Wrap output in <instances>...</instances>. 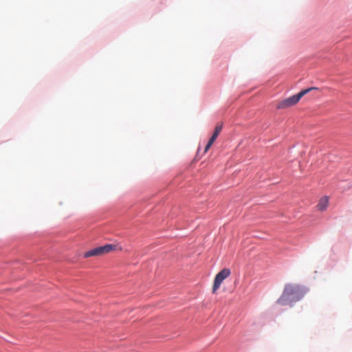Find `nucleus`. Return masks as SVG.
<instances>
[{
	"label": "nucleus",
	"instance_id": "obj_1",
	"mask_svg": "<svg viewBox=\"0 0 352 352\" xmlns=\"http://www.w3.org/2000/svg\"><path fill=\"white\" fill-rule=\"evenodd\" d=\"M305 294V289L300 285L287 284L285 285L283 294L277 300L276 303L282 306L289 305L292 307L295 302L301 300Z\"/></svg>",
	"mask_w": 352,
	"mask_h": 352
},
{
	"label": "nucleus",
	"instance_id": "obj_2",
	"mask_svg": "<svg viewBox=\"0 0 352 352\" xmlns=\"http://www.w3.org/2000/svg\"><path fill=\"white\" fill-rule=\"evenodd\" d=\"M120 245L116 244H107L104 246L97 247L85 253L84 257L102 256L113 250H122Z\"/></svg>",
	"mask_w": 352,
	"mask_h": 352
},
{
	"label": "nucleus",
	"instance_id": "obj_3",
	"mask_svg": "<svg viewBox=\"0 0 352 352\" xmlns=\"http://www.w3.org/2000/svg\"><path fill=\"white\" fill-rule=\"evenodd\" d=\"M307 93H308V89H303L296 95L278 101L276 104V109H285L295 105Z\"/></svg>",
	"mask_w": 352,
	"mask_h": 352
},
{
	"label": "nucleus",
	"instance_id": "obj_4",
	"mask_svg": "<svg viewBox=\"0 0 352 352\" xmlns=\"http://www.w3.org/2000/svg\"><path fill=\"white\" fill-rule=\"evenodd\" d=\"M231 274V272L228 268H224L221 270L215 276L213 287H212V292L215 293L216 291L219 288L222 282L228 278Z\"/></svg>",
	"mask_w": 352,
	"mask_h": 352
},
{
	"label": "nucleus",
	"instance_id": "obj_5",
	"mask_svg": "<svg viewBox=\"0 0 352 352\" xmlns=\"http://www.w3.org/2000/svg\"><path fill=\"white\" fill-rule=\"evenodd\" d=\"M329 204V199L327 197H322L318 205L316 206V208L320 211L325 210L328 206Z\"/></svg>",
	"mask_w": 352,
	"mask_h": 352
},
{
	"label": "nucleus",
	"instance_id": "obj_6",
	"mask_svg": "<svg viewBox=\"0 0 352 352\" xmlns=\"http://www.w3.org/2000/svg\"><path fill=\"white\" fill-rule=\"evenodd\" d=\"M218 135H219V133H213L212 136L210 138V139L209 140L208 142L207 143V144L205 147L204 153H206L210 149V148L211 147L212 144L214 142V141L217 138Z\"/></svg>",
	"mask_w": 352,
	"mask_h": 352
},
{
	"label": "nucleus",
	"instance_id": "obj_7",
	"mask_svg": "<svg viewBox=\"0 0 352 352\" xmlns=\"http://www.w3.org/2000/svg\"><path fill=\"white\" fill-rule=\"evenodd\" d=\"M222 129H223V124L219 122L216 124L214 132H220Z\"/></svg>",
	"mask_w": 352,
	"mask_h": 352
},
{
	"label": "nucleus",
	"instance_id": "obj_8",
	"mask_svg": "<svg viewBox=\"0 0 352 352\" xmlns=\"http://www.w3.org/2000/svg\"><path fill=\"white\" fill-rule=\"evenodd\" d=\"M309 92H311V91H315V90H318V88H316V87H309Z\"/></svg>",
	"mask_w": 352,
	"mask_h": 352
}]
</instances>
